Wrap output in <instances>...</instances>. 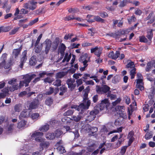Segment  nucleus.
Listing matches in <instances>:
<instances>
[{
    "mask_svg": "<svg viewBox=\"0 0 155 155\" xmlns=\"http://www.w3.org/2000/svg\"><path fill=\"white\" fill-rule=\"evenodd\" d=\"M150 107L147 104H145L143 105V109L144 111L146 112L148 110Z\"/></svg>",
    "mask_w": 155,
    "mask_h": 155,
    "instance_id": "338daca9",
    "label": "nucleus"
},
{
    "mask_svg": "<svg viewBox=\"0 0 155 155\" xmlns=\"http://www.w3.org/2000/svg\"><path fill=\"white\" fill-rule=\"evenodd\" d=\"M27 51L25 50L22 52L23 57L21 59L20 62L25 63L27 59V57L26 56Z\"/></svg>",
    "mask_w": 155,
    "mask_h": 155,
    "instance_id": "5701e85b",
    "label": "nucleus"
},
{
    "mask_svg": "<svg viewBox=\"0 0 155 155\" xmlns=\"http://www.w3.org/2000/svg\"><path fill=\"white\" fill-rule=\"evenodd\" d=\"M53 101V100L51 97H48L45 101V104L48 106H51L52 104Z\"/></svg>",
    "mask_w": 155,
    "mask_h": 155,
    "instance_id": "2f4dec72",
    "label": "nucleus"
},
{
    "mask_svg": "<svg viewBox=\"0 0 155 155\" xmlns=\"http://www.w3.org/2000/svg\"><path fill=\"white\" fill-rule=\"evenodd\" d=\"M153 137V135L150 133H147L145 136V138L146 140H149L151 138Z\"/></svg>",
    "mask_w": 155,
    "mask_h": 155,
    "instance_id": "4d7b16f0",
    "label": "nucleus"
},
{
    "mask_svg": "<svg viewBox=\"0 0 155 155\" xmlns=\"http://www.w3.org/2000/svg\"><path fill=\"white\" fill-rule=\"evenodd\" d=\"M37 62V61L36 56H33L30 58L29 61V63L30 65L34 66L36 64Z\"/></svg>",
    "mask_w": 155,
    "mask_h": 155,
    "instance_id": "dca6fc26",
    "label": "nucleus"
},
{
    "mask_svg": "<svg viewBox=\"0 0 155 155\" xmlns=\"http://www.w3.org/2000/svg\"><path fill=\"white\" fill-rule=\"evenodd\" d=\"M49 91H46L45 94L48 95H50L54 92V88L51 87H50Z\"/></svg>",
    "mask_w": 155,
    "mask_h": 155,
    "instance_id": "de8ad7c7",
    "label": "nucleus"
},
{
    "mask_svg": "<svg viewBox=\"0 0 155 155\" xmlns=\"http://www.w3.org/2000/svg\"><path fill=\"white\" fill-rule=\"evenodd\" d=\"M82 117V116L80 115H78L77 116L74 115L72 117V118L71 120H72L78 122L80 121Z\"/></svg>",
    "mask_w": 155,
    "mask_h": 155,
    "instance_id": "393cba45",
    "label": "nucleus"
},
{
    "mask_svg": "<svg viewBox=\"0 0 155 155\" xmlns=\"http://www.w3.org/2000/svg\"><path fill=\"white\" fill-rule=\"evenodd\" d=\"M129 2V0H123L120 2L119 6L120 7H123L126 5Z\"/></svg>",
    "mask_w": 155,
    "mask_h": 155,
    "instance_id": "4c0bfd02",
    "label": "nucleus"
},
{
    "mask_svg": "<svg viewBox=\"0 0 155 155\" xmlns=\"http://www.w3.org/2000/svg\"><path fill=\"white\" fill-rule=\"evenodd\" d=\"M102 50L103 48L102 47H100L99 48L97 47V49L94 53L95 54L97 57H99L102 53Z\"/></svg>",
    "mask_w": 155,
    "mask_h": 155,
    "instance_id": "bb28decb",
    "label": "nucleus"
},
{
    "mask_svg": "<svg viewBox=\"0 0 155 155\" xmlns=\"http://www.w3.org/2000/svg\"><path fill=\"white\" fill-rule=\"evenodd\" d=\"M107 107L106 105H104V104H103V103H101V102L99 104V108L100 109V110H102L104 109Z\"/></svg>",
    "mask_w": 155,
    "mask_h": 155,
    "instance_id": "0e129e2a",
    "label": "nucleus"
},
{
    "mask_svg": "<svg viewBox=\"0 0 155 155\" xmlns=\"http://www.w3.org/2000/svg\"><path fill=\"white\" fill-rule=\"evenodd\" d=\"M95 21L101 23L104 22V20L100 18L99 16H94L93 19H88L87 20L88 22L91 23L94 22Z\"/></svg>",
    "mask_w": 155,
    "mask_h": 155,
    "instance_id": "f8f14e48",
    "label": "nucleus"
},
{
    "mask_svg": "<svg viewBox=\"0 0 155 155\" xmlns=\"http://www.w3.org/2000/svg\"><path fill=\"white\" fill-rule=\"evenodd\" d=\"M128 146H125L122 147L120 151V153L121 155H124L127 150Z\"/></svg>",
    "mask_w": 155,
    "mask_h": 155,
    "instance_id": "ea45409f",
    "label": "nucleus"
},
{
    "mask_svg": "<svg viewBox=\"0 0 155 155\" xmlns=\"http://www.w3.org/2000/svg\"><path fill=\"white\" fill-rule=\"evenodd\" d=\"M90 104V100H88L86 102V105H85L84 103H81L78 106L76 105H73L71 106V108L75 109L78 111L81 110V111L80 113L82 114L84 111L86 109H88Z\"/></svg>",
    "mask_w": 155,
    "mask_h": 155,
    "instance_id": "f03ea898",
    "label": "nucleus"
},
{
    "mask_svg": "<svg viewBox=\"0 0 155 155\" xmlns=\"http://www.w3.org/2000/svg\"><path fill=\"white\" fill-rule=\"evenodd\" d=\"M136 69L135 68H133L130 71V75L131 76V78L133 79L134 78L135 75L136 74Z\"/></svg>",
    "mask_w": 155,
    "mask_h": 155,
    "instance_id": "a18cd8bd",
    "label": "nucleus"
},
{
    "mask_svg": "<svg viewBox=\"0 0 155 155\" xmlns=\"http://www.w3.org/2000/svg\"><path fill=\"white\" fill-rule=\"evenodd\" d=\"M35 53H39L42 49V44H41V45L40 46H39V45H38L37 46H35Z\"/></svg>",
    "mask_w": 155,
    "mask_h": 155,
    "instance_id": "e433bc0d",
    "label": "nucleus"
},
{
    "mask_svg": "<svg viewBox=\"0 0 155 155\" xmlns=\"http://www.w3.org/2000/svg\"><path fill=\"white\" fill-rule=\"evenodd\" d=\"M125 34V31H118L115 33V38L116 39H119L120 37L122 35H124Z\"/></svg>",
    "mask_w": 155,
    "mask_h": 155,
    "instance_id": "aec40b11",
    "label": "nucleus"
},
{
    "mask_svg": "<svg viewBox=\"0 0 155 155\" xmlns=\"http://www.w3.org/2000/svg\"><path fill=\"white\" fill-rule=\"evenodd\" d=\"M22 48V45H21L18 48L14 49L12 53V57H14L15 59H16L20 54Z\"/></svg>",
    "mask_w": 155,
    "mask_h": 155,
    "instance_id": "9b49d317",
    "label": "nucleus"
},
{
    "mask_svg": "<svg viewBox=\"0 0 155 155\" xmlns=\"http://www.w3.org/2000/svg\"><path fill=\"white\" fill-rule=\"evenodd\" d=\"M44 43L45 44V52L46 54L48 53L51 48L52 44L51 41L48 39H47L44 41Z\"/></svg>",
    "mask_w": 155,
    "mask_h": 155,
    "instance_id": "6e6552de",
    "label": "nucleus"
},
{
    "mask_svg": "<svg viewBox=\"0 0 155 155\" xmlns=\"http://www.w3.org/2000/svg\"><path fill=\"white\" fill-rule=\"evenodd\" d=\"M54 134L55 137H56L57 138H58L63 134V132L60 129H58L55 130Z\"/></svg>",
    "mask_w": 155,
    "mask_h": 155,
    "instance_id": "a878e982",
    "label": "nucleus"
},
{
    "mask_svg": "<svg viewBox=\"0 0 155 155\" xmlns=\"http://www.w3.org/2000/svg\"><path fill=\"white\" fill-rule=\"evenodd\" d=\"M17 79L16 78H13L11 79L10 80L8 81V83L10 85H12L15 83L17 81Z\"/></svg>",
    "mask_w": 155,
    "mask_h": 155,
    "instance_id": "680f3d73",
    "label": "nucleus"
},
{
    "mask_svg": "<svg viewBox=\"0 0 155 155\" xmlns=\"http://www.w3.org/2000/svg\"><path fill=\"white\" fill-rule=\"evenodd\" d=\"M134 62H133L131 61L128 63L126 65V68H134Z\"/></svg>",
    "mask_w": 155,
    "mask_h": 155,
    "instance_id": "603ef678",
    "label": "nucleus"
},
{
    "mask_svg": "<svg viewBox=\"0 0 155 155\" xmlns=\"http://www.w3.org/2000/svg\"><path fill=\"white\" fill-rule=\"evenodd\" d=\"M150 96H149V97L150 98V101H148V104H147L149 105V107H150L154 104V103H155V102H154L153 99L152 98V97L153 95H152L151 93H150Z\"/></svg>",
    "mask_w": 155,
    "mask_h": 155,
    "instance_id": "cd10ccee",
    "label": "nucleus"
},
{
    "mask_svg": "<svg viewBox=\"0 0 155 155\" xmlns=\"http://www.w3.org/2000/svg\"><path fill=\"white\" fill-rule=\"evenodd\" d=\"M74 110L69 109L66 111L63 114L64 116H68L71 115L74 113Z\"/></svg>",
    "mask_w": 155,
    "mask_h": 155,
    "instance_id": "f704fd0d",
    "label": "nucleus"
},
{
    "mask_svg": "<svg viewBox=\"0 0 155 155\" xmlns=\"http://www.w3.org/2000/svg\"><path fill=\"white\" fill-rule=\"evenodd\" d=\"M7 55L6 53H4L2 54L0 59L2 64H3L6 62Z\"/></svg>",
    "mask_w": 155,
    "mask_h": 155,
    "instance_id": "b1692460",
    "label": "nucleus"
},
{
    "mask_svg": "<svg viewBox=\"0 0 155 155\" xmlns=\"http://www.w3.org/2000/svg\"><path fill=\"white\" fill-rule=\"evenodd\" d=\"M39 105V101L37 99H34L29 104V109L30 110L37 109Z\"/></svg>",
    "mask_w": 155,
    "mask_h": 155,
    "instance_id": "0eeeda50",
    "label": "nucleus"
},
{
    "mask_svg": "<svg viewBox=\"0 0 155 155\" xmlns=\"http://www.w3.org/2000/svg\"><path fill=\"white\" fill-rule=\"evenodd\" d=\"M43 8H39L38 9L35 10V12L36 14L38 15H39L41 14V13L43 12Z\"/></svg>",
    "mask_w": 155,
    "mask_h": 155,
    "instance_id": "774afa93",
    "label": "nucleus"
},
{
    "mask_svg": "<svg viewBox=\"0 0 155 155\" xmlns=\"http://www.w3.org/2000/svg\"><path fill=\"white\" fill-rule=\"evenodd\" d=\"M68 9V8L67 9ZM78 9L75 8H71L68 9V12L69 13H75L77 12Z\"/></svg>",
    "mask_w": 155,
    "mask_h": 155,
    "instance_id": "3c124183",
    "label": "nucleus"
},
{
    "mask_svg": "<svg viewBox=\"0 0 155 155\" xmlns=\"http://www.w3.org/2000/svg\"><path fill=\"white\" fill-rule=\"evenodd\" d=\"M61 81L60 80L57 79L54 82V83L53 84H54V86L57 87H58L61 86Z\"/></svg>",
    "mask_w": 155,
    "mask_h": 155,
    "instance_id": "c03bdc74",
    "label": "nucleus"
},
{
    "mask_svg": "<svg viewBox=\"0 0 155 155\" xmlns=\"http://www.w3.org/2000/svg\"><path fill=\"white\" fill-rule=\"evenodd\" d=\"M110 88L108 86L104 85L101 87L100 86H96V90L97 94H101L108 93L110 91Z\"/></svg>",
    "mask_w": 155,
    "mask_h": 155,
    "instance_id": "7ed1b4c3",
    "label": "nucleus"
},
{
    "mask_svg": "<svg viewBox=\"0 0 155 155\" xmlns=\"http://www.w3.org/2000/svg\"><path fill=\"white\" fill-rule=\"evenodd\" d=\"M76 81V82L77 84V87H78L83 83L82 79L81 78L79 79H77Z\"/></svg>",
    "mask_w": 155,
    "mask_h": 155,
    "instance_id": "052dcab7",
    "label": "nucleus"
},
{
    "mask_svg": "<svg viewBox=\"0 0 155 155\" xmlns=\"http://www.w3.org/2000/svg\"><path fill=\"white\" fill-rule=\"evenodd\" d=\"M68 73V72L61 71L57 73L56 74V79L61 78L65 76Z\"/></svg>",
    "mask_w": 155,
    "mask_h": 155,
    "instance_id": "f3484780",
    "label": "nucleus"
},
{
    "mask_svg": "<svg viewBox=\"0 0 155 155\" xmlns=\"http://www.w3.org/2000/svg\"><path fill=\"white\" fill-rule=\"evenodd\" d=\"M60 43V39L59 38H56L52 43V48L53 51L56 50L58 46Z\"/></svg>",
    "mask_w": 155,
    "mask_h": 155,
    "instance_id": "ddd939ff",
    "label": "nucleus"
},
{
    "mask_svg": "<svg viewBox=\"0 0 155 155\" xmlns=\"http://www.w3.org/2000/svg\"><path fill=\"white\" fill-rule=\"evenodd\" d=\"M99 15L102 18H105L108 16V14L105 12H102L99 13Z\"/></svg>",
    "mask_w": 155,
    "mask_h": 155,
    "instance_id": "09e8293b",
    "label": "nucleus"
},
{
    "mask_svg": "<svg viewBox=\"0 0 155 155\" xmlns=\"http://www.w3.org/2000/svg\"><path fill=\"white\" fill-rule=\"evenodd\" d=\"M36 76V75L35 74H29L23 75V80L20 81L19 85L17 84H16L10 86L9 87L10 91H14L17 90L24 86L25 87H28L31 80L35 78Z\"/></svg>",
    "mask_w": 155,
    "mask_h": 155,
    "instance_id": "f257e3e1",
    "label": "nucleus"
},
{
    "mask_svg": "<svg viewBox=\"0 0 155 155\" xmlns=\"http://www.w3.org/2000/svg\"><path fill=\"white\" fill-rule=\"evenodd\" d=\"M37 2L35 1H30L24 4L23 7L26 9L32 10L35 9L37 7Z\"/></svg>",
    "mask_w": 155,
    "mask_h": 155,
    "instance_id": "39448f33",
    "label": "nucleus"
},
{
    "mask_svg": "<svg viewBox=\"0 0 155 155\" xmlns=\"http://www.w3.org/2000/svg\"><path fill=\"white\" fill-rule=\"evenodd\" d=\"M19 29L18 28H16L12 29L11 31L9 32L10 35H13L15 34L18 31Z\"/></svg>",
    "mask_w": 155,
    "mask_h": 155,
    "instance_id": "69168bd1",
    "label": "nucleus"
},
{
    "mask_svg": "<svg viewBox=\"0 0 155 155\" xmlns=\"http://www.w3.org/2000/svg\"><path fill=\"white\" fill-rule=\"evenodd\" d=\"M66 48V47L64 44L61 43V44L59 49L60 52L61 54L64 55Z\"/></svg>",
    "mask_w": 155,
    "mask_h": 155,
    "instance_id": "412c9836",
    "label": "nucleus"
},
{
    "mask_svg": "<svg viewBox=\"0 0 155 155\" xmlns=\"http://www.w3.org/2000/svg\"><path fill=\"white\" fill-rule=\"evenodd\" d=\"M43 134L42 132L35 131L31 136V137L32 140L34 139L36 141L40 142L41 140V137Z\"/></svg>",
    "mask_w": 155,
    "mask_h": 155,
    "instance_id": "423d86ee",
    "label": "nucleus"
},
{
    "mask_svg": "<svg viewBox=\"0 0 155 155\" xmlns=\"http://www.w3.org/2000/svg\"><path fill=\"white\" fill-rule=\"evenodd\" d=\"M124 99L126 103L128 105L130 103V99L129 97L127 96H125L124 97Z\"/></svg>",
    "mask_w": 155,
    "mask_h": 155,
    "instance_id": "e2e57ef3",
    "label": "nucleus"
},
{
    "mask_svg": "<svg viewBox=\"0 0 155 155\" xmlns=\"http://www.w3.org/2000/svg\"><path fill=\"white\" fill-rule=\"evenodd\" d=\"M153 81L154 82V85L152 86L150 89V93H151L153 95H154L155 94V78H154Z\"/></svg>",
    "mask_w": 155,
    "mask_h": 155,
    "instance_id": "37998d69",
    "label": "nucleus"
},
{
    "mask_svg": "<svg viewBox=\"0 0 155 155\" xmlns=\"http://www.w3.org/2000/svg\"><path fill=\"white\" fill-rule=\"evenodd\" d=\"M129 134H130V136L132 135V136L130 137L128 140V145L127 146H128V147L130 146L134 140V138L132 136L133 135V133L132 132H130L129 133Z\"/></svg>",
    "mask_w": 155,
    "mask_h": 155,
    "instance_id": "7c9ffc66",
    "label": "nucleus"
},
{
    "mask_svg": "<svg viewBox=\"0 0 155 155\" xmlns=\"http://www.w3.org/2000/svg\"><path fill=\"white\" fill-rule=\"evenodd\" d=\"M31 117L33 120H37L40 117V115L38 113H34L31 114Z\"/></svg>",
    "mask_w": 155,
    "mask_h": 155,
    "instance_id": "72a5a7b5",
    "label": "nucleus"
},
{
    "mask_svg": "<svg viewBox=\"0 0 155 155\" xmlns=\"http://www.w3.org/2000/svg\"><path fill=\"white\" fill-rule=\"evenodd\" d=\"M42 34H41L38 37L37 40L35 43V46H37L38 44L42 37Z\"/></svg>",
    "mask_w": 155,
    "mask_h": 155,
    "instance_id": "bf43d9fd",
    "label": "nucleus"
},
{
    "mask_svg": "<svg viewBox=\"0 0 155 155\" xmlns=\"http://www.w3.org/2000/svg\"><path fill=\"white\" fill-rule=\"evenodd\" d=\"M110 97L111 100H114L116 99V95H114L113 94H111V91H109L108 93V94L107 96V97Z\"/></svg>",
    "mask_w": 155,
    "mask_h": 155,
    "instance_id": "79ce46f5",
    "label": "nucleus"
},
{
    "mask_svg": "<svg viewBox=\"0 0 155 155\" xmlns=\"http://www.w3.org/2000/svg\"><path fill=\"white\" fill-rule=\"evenodd\" d=\"M64 19L65 21H69L74 19V17L73 15H70L65 17Z\"/></svg>",
    "mask_w": 155,
    "mask_h": 155,
    "instance_id": "864d4df0",
    "label": "nucleus"
},
{
    "mask_svg": "<svg viewBox=\"0 0 155 155\" xmlns=\"http://www.w3.org/2000/svg\"><path fill=\"white\" fill-rule=\"evenodd\" d=\"M140 41L142 42L147 43L148 42L147 39L144 36H142L139 37Z\"/></svg>",
    "mask_w": 155,
    "mask_h": 155,
    "instance_id": "49530a36",
    "label": "nucleus"
},
{
    "mask_svg": "<svg viewBox=\"0 0 155 155\" xmlns=\"http://www.w3.org/2000/svg\"><path fill=\"white\" fill-rule=\"evenodd\" d=\"M75 81V80H72L71 79H68L66 81V84L68 85V87L70 88L71 91L74 89L76 87L75 84H74Z\"/></svg>",
    "mask_w": 155,
    "mask_h": 155,
    "instance_id": "1a4fd4ad",
    "label": "nucleus"
},
{
    "mask_svg": "<svg viewBox=\"0 0 155 155\" xmlns=\"http://www.w3.org/2000/svg\"><path fill=\"white\" fill-rule=\"evenodd\" d=\"M59 90L61 92L59 93V94L62 96L65 93L67 92V88L64 85H63L60 87Z\"/></svg>",
    "mask_w": 155,
    "mask_h": 155,
    "instance_id": "6ab92c4d",
    "label": "nucleus"
},
{
    "mask_svg": "<svg viewBox=\"0 0 155 155\" xmlns=\"http://www.w3.org/2000/svg\"><path fill=\"white\" fill-rule=\"evenodd\" d=\"M13 62V61L10 59L8 62L5 64L4 67V68L6 69L9 68L12 65Z\"/></svg>",
    "mask_w": 155,
    "mask_h": 155,
    "instance_id": "c9c22d12",
    "label": "nucleus"
},
{
    "mask_svg": "<svg viewBox=\"0 0 155 155\" xmlns=\"http://www.w3.org/2000/svg\"><path fill=\"white\" fill-rule=\"evenodd\" d=\"M49 129V125L47 124L41 127L39 129V130L43 132L48 131Z\"/></svg>",
    "mask_w": 155,
    "mask_h": 155,
    "instance_id": "473e14b6",
    "label": "nucleus"
},
{
    "mask_svg": "<svg viewBox=\"0 0 155 155\" xmlns=\"http://www.w3.org/2000/svg\"><path fill=\"white\" fill-rule=\"evenodd\" d=\"M120 55V51H116L115 53L114 54V57H113L114 59L116 60L117 58H119Z\"/></svg>",
    "mask_w": 155,
    "mask_h": 155,
    "instance_id": "6e6d98bb",
    "label": "nucleus"
},
{
    "mask_svg": "<svg viewBox=\"0 0 155 155\" xmlns=\"http://www.w3.org/2000/svg\"><path fill=\"white\" fill-rule=\"evenodd\" d=\"M136 20V18L134 15L127 19L128 22L129 24H131L132 21H135Z\"/></svg>",
    "mask_w": 155,
    "mask_h": 155,
    "instance_id": "8fccbe9b",
    "label": "nucleus"
},
{
    "mask_svg": "<svg viewBox=\"0 0 155 155\" xmlns=\"http://www.w3.org/2000/svg\"><path fill=\"white\" fill-rule=\"evenodd\" d=\"M152 64V61H150L147 63L145 69L146 72H149L151 70V69L153 67Z\"/></svg>",
    "mask_w": 155,
    "mask_h": 155,
    "instance_id": "4be33fe9",
    "label": "nucleus"
},
{
    "mask_svg": "<svg viewBox=\"0 0 155 155\" xmlns=\"http://www.w3.org/2000/svg\"><path fill=\"white\" fill-rule=\"evenodd\" d=\"M99 113V110L94 109L90 112L89 115L87 117L86 121L87 123L91 122L95 118L96 115Z\"/></svg>",
    "mask_w": 155,
    "mask_h": 155,
    "instance_id": "20e7f679",
    "label": "nucleus"
},
{
    "mask_svg": "<svg viewBox=\"0 0 155 155\" xmlns=\"http://www.w3.org/2000/svg\"><path fill=\"white\" fill-rule=\"evenodd\" d=\"M38 21V18H36L34 20H31L29 23V26H31L34 25L35 23H36Z\"/></svg>",
    "mask_w": 155,
    "mask_h": 155,
    "instance_id": "13d9d810",
    "label": "nucleus"
},
{
    "mask_svg": "<svg viewBox=\"0 0 155 155\" xmlns=\"http://www.w3.org/2000/svg\"><path fill=\"white\" fill-rule=\"evenodd\" d=\"M153 30L150 29L149 31H147L146 37L149 39V41H151L152 38L153 37Z\"/></svg>",
    "mask_w": 155,
    "mask_h": 155,
    "instance_id": "a211bd4d",
    "label": "nucleus"
},
{
    "mask_svg": "<svg viewBox=\"0 0 155 155\" xmlns=\"http://www.w3.org/2000/svg\"><path fill=\"white\" fill-rule=\"evenodd\" d=\"M40 144V149L41 151L42 150L44 149L48 148L49 145L50 143L48 141H43L41 142Z\"/></svg>",
    "mask_w": 155,
    "mask_h": 155,
    "instance_id": "9d476101",
    "label": "nucleus"
},
{
    "mask_svg": "<svg viewBox=\"0 0 155 155\" xmlns=\"http://www.w3.org/2000/svg\"><path fill=\"white\" fill-rule=\"evenodd\" d=\"M89 90L90 89L89 88V87H87L85 89V92L84 94V97L88 98V93Z\"/></svg>",
    "mask_w": 155,
    "mask_h": 155,
    "instance_id": "5fc2aeb1",
    "label": "nucleus"
},
{
    "mask_svg": "<svg viewBox=\"0 0 155 155\" xmlns=\"http://www.w3.org/2000/svg\"><path fill=\"white\" fill-rule=\"evenodd\" d=\"M88 126V133H90V135H92L95 133L97 132V128L95 127H91L90 126Z\"/></svg>",
    "mask_w": 155,
    "mask_h": 155,
    "instance_id": "2eb2a0df",
    "label": "nucleus"
},
{
    "mask_svg": "<svg viewBox=\"0 0 155 155\" xmlns=\"http://www.w3.org/2000/svg\"><path fill=\"white\" fill-rule=\"evenodd\" d=\"M88 56V54L87 53H84L81 55L79 59V61L80 62H82V61L86 60Z\"/></svg>",
    "mask_w": 155,
    "mask_h": 155,
    "instance_id": "c85d7f7f",
    "label": "nucleus"
},
{
    "mask_svg": "<svg viewBox=\"0 0 155 155\" xmlns=\"http://www.w3.org/2000/svg\"><path fill=\"white\" fill-rule=\"evenodd\" d=\"M57 149L60 152V153L61 154L63 153L66 152L64 147H63L62 146H58L57 148Z\"/></svg>",
    "mask_w": 155,
    "mask_h": 155,
    "instance_id": "58836bf2",
    "label": "nucleus"
},
{
    "mask_svg": "<svg viewBox=\"0 0 155 155\" xmlns=\"http://www.w3.org/2000/svg\"><path fill=\"white\" fill-rule=\"evenodd\" d=\"M46 139L48 140H53L55 138L54 134L53 133L48 132L45 135Z\"/></svg>",
    "mask_w": 155,
    "mask_h": 155,
    "instance_id": "4468645a",
    "label": "nucleus"
},
{
    "mask_svg": "<svg viewBox=\"0 0 155 155\" xmlns=\"http://www.w3.org/2000/svg\"><path fill=\"white\" fill-rule=\"evenodd\" d=\"M26 124V121L25 120H21L18 124L17 127L19 129H21L24 127Z\"/></svg>",
    "mask_w": 155,
    "mask_h": 155,
    "instance_id": "c756f323",
    "label": "nucleus"
},
{
    "mask_svg": "<svg viewBox=\"0 0 155 155\" xmlns=\"http://www.w3.org/2000/svg\"><path fill=\"white\" fill-rule=\"evenodd\" d=\"M146 78L147 80L151 82H153L154 80V78L152 77V74H146Z\"/></svg>",
    "mask_w": 155,
    "mask_h": 155,
    "instance_id": "a19ab883",
    "label": "nucleus"
}]
</instances>
